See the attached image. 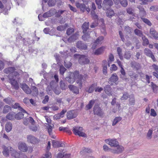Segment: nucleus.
Masks as SVG:
<instances>
[{"mask_svg":"<svg viewBox=\"0 0 158 158\" xmlns=\"http://www.w3.org/2000/svg\"><path fill=\"white\" fill-rule=\"evenodd\" d=\"M12 107L14 109H18L19 110L23 112V113H27V112L21 107L19 104L18 103H15L12 106Z\"/></svg>","mask_w":158,"mask_h":158,"instance_id":"cd10ccee","label":"nucleus"},{"mask_svg":"<svg viewBox=\"0 0 158 158\" xmlns=\"http://www.w3.org/2000/svg\"><path fill=\"white\" fill-rule=\"evenodd\" d=\"M129 97V95L127 93H124L121 97V99L122 100H127Z\"/></svg>","mask_w":158,"mask_h":158,"instance_id":"6e6d98bb","label":"nucleus"},{"mask_svg":"<svg viewBox=\"0 0 158 158\" xmlns=\"http://www.w3.org/2000/svg\"><path fill=\"white\" fill-rule=\"evenodd\" d=\"M141 19L145 23L149 26L152 25V23L148 19L145 18H144L143 17H141Z\"/></svg>","mask_w":158,"mask_h":158,"instance_id":"603ef678","label":"nucleus"},{"mask_svg":"<svg viewBox=\"0 0 158 158\" xmlns=\"http://www.w3.org/2000/svg\"><path fill=\"white\" fill-rule=\"evenodd\" d=\"M15 77H11L10 75L9 76V78L12 85L15 89L18 90L19 89V86L17 81L15 80Z\"/></svg>","mask_w":158,"mask_h":158,"instance_id":"9d476101","label":"nucleus"},{"mask_svg":"<svg viewBox=\"0 0 158 158\" xmlns=\"http://www.w3.org/2000/svg\"><path fill=\"white\" fill-rule=\"evenodd\" d=\"M131 67L135 69L136 70H138L141 68L140 64L135 61L131 62Z\"/></svg>","mask_w":158,"mask_h":158,"instance_id":"b1692460","label":"nucleus"},{"mask_svg":"<svg viewBox=\"0 0 158 158\" xmlns=\"http://www.w3.org/2000/svg\"><path fill=\"white\" fill-rule=\"evenodd\" d=\"M134 32L136 35L140 37L142 36L143 35L142 32L137 29L135 30Z\"/></svg>","mask_w":158,"mask_h":158,"instance_id":"de8ad7c7","label":"nucleus"},{"mask_svg":"<svg viewBox=\"0 0 158 158\" xmlns=\"http://www.w3.org/2000/svg\"><path fill=\"white\" fill-rule=\"evenodd\" d=\"M131 56V55L129 51L126 52L124 56V58L127 60L130 59Z\"/></svg>","mask_w":158,"mask_h":158,"instance_id":"c03bdc74","label":"nucleus"},{"mask_svg":"<svg viewBox=\"0 0 158 158\" xmlns=\"http://www.w3.org/2000/svg\"><path fill=\"white\" fill-rule=\"evenodd\" d=\"M68 27V24L66 23L64 25H60L57 27V29L59 31H63L65 30Z\"/></svg>","mask_w":158,"mask_h":158,"instance_id":"58836bf2","label":"nucleus"},{"mask_svg":"<svg viewBox=\"0 0 158 158\" xmlns=\"http://www.w3.org/2000/svg\"><path fill=\"white\" fill-rule=\"evenodd\" d=\"M52 146L53 148H57L59 147H64L65 144L64 143H60L59 141L53 140L52 142Z\"/></svg>","mask_w":158,"mask_h":158,"instance_id":"6ab92c4d","label":"nucleus"},{"mask_svg":"<svg viewBox=\"0 0 158 158\" xmlns=\"http://www.w3.org/2000/svg\"><path fill=\"white\" fill-rule=\"evenodd\" d=\"M95 2L96 4L98 6V9H101L102 6L101 5L102 3V0H95Z\"/></svg>","mask_w":158,"mask_h":158,"instance_id":"864d4df0","label":"nucleus"},{"mask_svg":"<svg viewBox=\"0 0 158 158\" xmlns=\"http://www.w3.org/2000/svg\"><path fill=\"white\" fill-rule=\"evenodd\" d=\"M21 87L27 94H30L31 93V91L30 88L26 84H22Z\"/></svg>","mask_w":158,"mask_h":158,"instance_id":"dca6fc26","label":"nucleus"},{"mask_svg":"<svg viewBox=\"0 0 158 158\" xmlns=\"http://www.w3.org/2000/svg\"><path fill=\"white\" fill-rule=\"evenodd\" d=\"M49 134L50 135H52V127L50 125L48 124L46 127Z\"/></svg>","mask_w":158,"mask_h":158,"instance_id":"3c124183","label":"nucleus"},{"mask_svg":"<svg viewBox=\"0 0 158 158\" xmlns=\"http://www.w3.org/2000/svg\"><path fill=\"white\" fill-rule=\"evenodd\" d=\"M23 112H19L17 114L15 115V118L16 119L18 120H19L22 119L23 118L24 114H23Z\"/></svg>","mask_w":158,"mask_h":158,"instance_id":"c9c22d12","label":"nucleus"},{"mask_svg":"<svg viewBox=\"0 0 158 158\" xmlns=\"http://www.w3.org/2000/svg\"><path fill=\"white\" fill-rule=\"evenodd\" d=\"M105 142L106 143H108L111 146L115 147L118 146V142L116 139H106Z\"/></svg>","mask_w":158,"mask_h":158,"instance_id":"2eb2a0df","label":"nucleus"},{"mask_svg":"<svg viewBox=\"0 0 158 158\" xmlns=\"http://www.w3.org/2000/svg\"><path fill=\"white\" fill-rule=\"evenodd\" d=\"M79 56V62L81 65L88 64L89 62V60L87 58V56L84 55H80L79 54H75L74 55V57Z\"/></svg>","mask_w":158,"mask_h":158,"instance_id":"39448f33","label":"nucleus"},{"mask_svg":"<svg viewBox=\"0 0 158 158\" xmlns=\"http://www.w3.org/2000/svg\"><path fill=\"white\" fill-rule=\"evenodd\" d=\"M117 69L118 67L115 64H112L111 67L110 68V70L112 71H115Z\"/></svg>","mask_w":158,"mask_h":158,"instance_id":"69168bd1","label":"nucleus"},{"mask_svg":"<svg viewBox=\"0 0 158 158\" xmlns=\"http://www.w3.org/2000/svg\"><path fill=\"white\" fill-rule=\"evenodd\" d=\"M105 48V47L102 46L97 49L94 52V54L97 55H100L103 52Z\"/></svg>","mask_w":158,"mask_h":158,"instance_id":"a878e982","label":"nucleus"},{"mask_svg":"<svg viewBox=\"0 0 158 158\" xmlns=\"http://www.w3.org/2000/svg\"><path fill=\"white\" fill-rule=\"evenodd\" d=\"M74 31V29L73 28H69L66 31V33L68 35H70Z\"/></svg>","mask_w":158,"mask_h":158,"instance_id":"09e8293b","label":"nucleus"},{"mask_svg":"<svg viewBox=\"0 0 158 158\" xmlns=\"http://www.w3.org/2000/svg\"><path fill=\"white\" fill-rule=\"evenodd\" d=\"M140 12L143 14V16H145L146 15V13L143 8L140 7V6L138 7Z\"/></svg>","mask_w":158,"mask_h":158,"instance_id":"338daca9","label":"nucleus"},{"mask_svg":"<svg viewBox=\"0 0 158 158\" xmlns=\"http://www.w3.org/2000/svg\"><path fill=\"white\" fill-rule=\"evenodd\" d=\"M113 4L112 0H104L102 3V6L104 10H108Z\"/></svg>","mask_w":158,"mask_h":158,"instance_id":"1a4fd4ad","label":"nucleus"},{"mask_svg":"<svg viewBox=\"0 0 158 158\" xmlns=\"http://www.w3.org/2000/svg\"><path fill=\"white\" fill-rule=\"evenodd\" d=\"M91 14L92 18L94 19H97L98 18V15L96 14L95 12L94 11H91Z\"/></svg>","mask_w":158,"mask_h":158,"instance_id":"e2e57ef3","label":"nucleus"},{"mask_svg":"<svg viewBox=\"0 0 158 158\" xmlns=\"http://www.w3.org/2000/svg\"><path fill=\"white\" fill-rule=\"evenodd\" d=\"M117 52L118 54L119 58L121 60H123V56L122 53V49L119 47L117 48Z\"/></svg>","mask_w":158,"mask_h":158,"instance_id":"ea45409f","label":"nucleus"},{"mask_svg":"<svg viewBox=\"0 0 158 158\" xmlns=\"http://www.w3.org/2000/svg\"><path fill=\"white\" fill-rule=\"evenodd\" d=\"M123 7H125L128 5L127 0H120L119 2Z\"/></svg>","mask_w":158,"mask_h":158,"instance_id":"a19ab883","label":"nucleus"},{"mask_svg":"<svg viewBox=\"0 0 158 158\" xmlns=\"http://www.w3.org/2000/svg\"><path fill=\"white\" fill-rule=\"evenodd\" d=\"M11 155L15 158H20V154L14 149L12 152H11Z\"/></svg>","mask_w":158,"mask_h":158,"instance_id":"72a5a7b5","label":"nucleus"},{"mask_svg":"<svg viewBox=\"0 0 158 158\" xmlns=\"http://www.w3.org/2000/svg\"><path fill=\"white\" fill-rule=\"evenodd\" d=\"M52 15V14L51 12V11L49 10L44 13L43 16L44 18H48L51 17Z\"/></svg>","mask_w":158,"mask_h":158,"instance_id":"49530a36","label":"nucleus"},{"mask_svg":"<svg viewBox=\"0 0 158 158\" xmlns=\"http://www.w3.org/2000/svg\"><path fill=\"white\" fill-rule=\"evenodd\" d=\"M66 70V69L64 68V67L62 65H60V74L63 75Z\"/></svg>","mask_w":158,"mask_h":158,"instance_id":"37998d69","label":"nucleus"},{"mask_svg":"<svg viewBox=\"0 0 158 158\" xmlns=\"http://www.w3.org/2000/svg\"><path fill=\"white\" fill-rule=\"evenodd\" d=\"M10 106L6 105L4 107L3 112L4 113H7L10 110Z\"/></svg>","mask_w":158,"mask_h":158,"instance_id":"8fccbe9b","label":"nucleus"},{"mask_svg":"<svg viewBox=\"0 0 158 158\" xmlns=\"http://www.w3.org/2000/svg\"><path fill=\"white\" fill-rule=\"evenodd\" d=\"M93 111L94 114L101 117H102L104 113L102 109L98 106V105L95 104L93 108Z\"/></svg>","mask_w":158,"mask_h":158,"instance_id":"0eeeda50","label":"nucleus"},{"mask_svg":"<svg viewBox=\"0 0 158 158\" xmlns=\"http://www.w3.org/2000/svg\"><path fill=\"white\" fill-rule=\"evenodd\" d=\"M143 45L144 46H146L149 44V41L145 37H143Z\"/></svg>","mask_w":158,"mask_h":158,"instance_id":"5fc2aeb1","label":"nucleus"},{"mask_svg":"<svg viewBox=\"0 0 158 158\" xmlns=\"http://www.w3.org/2000/svg\"><path fill=\"white\" fill-rule=\"evenodd\" d=\"M27 141L33 144L38 143L39 140L34 136L31 135H29L27 137Z\"/></svg>","mask_w":158,"mask_h":158,"instance_id":"f3484780","label":"nucleus"},{"mask_svg":"<svg viewBox=\"0 0 158 158\" xmlns=\"http://www.w3.org/2000/svg\"><path fill=\"white\" fill-rule=\"evenodd\" d=\"M127 13L130 15H132L133 14L134 10L132 8L128 7L126 9Z\"/></svg>","mask_w":158,"mask_h":158,"instance_id":"052dcab7","label":"nucleus"},{"mask_svg":"<svg viewBox=\"0 0 158 158\" xmlns=\"http://www.w3.org/2000/svg\"><path fill=\"white\" fill-rule=\"evenodd\" d=\"M16 69L15 67H11L5 69L4 70V72L6 74H9L8 76H10L11 77H16L19 76V73L17 71H15Z\"/></svg>","mask_w":158,"mask_h":158,"instance_id":"f03ea898","label":"nucleus"},{"mask_svg":"<svg viewBox=\"0 0 158 158\" xmlns=\"http://www.w3.org/2000/svg\"><path fill=\"white\" fill-rule=\"evenodd\" d=\"M18 147L20 150L24 152H26L28 149L26 144L22 142L19 143Z\"/></svg>","mask_w":158,"mask_h":158,"instance_id":"f8f14e48","label":"nucleus"},{"mask_svg":"<svg viewBox=\"0 0 158 158\" xmlns=\"http://www.w3.org/2000/svg\"><path fill=\"white\" fill-rule=\"evenodd\" d=\"M68 87L71 91H72L74 93L78 94L79 93L78 88L73 85H69Z\"/></svg>","mask_w":158,"mask_h":158,"instance_id":"5701e85b","label":"nucleus"},{"mask_svg":"<svg viewBox=\"0 0 158 158\" xmlns=\"http://www.w3.org/2000/svg\"><path fill=\"white\" fill-rule=\"evenodd\" d=\"M89 22H85L82 25V28L83 30V33L84 34L82 36V39L84 41L87 40L90 38V36L89 33H86L87 30L89 29Z\"/></svg>","mask_w":158,"mask_h":158,"instance_id":"7ed1b4c3","label":"nucleus"},{"mask_svg":"<svg viewBox=\"0 0 158 158\" xmlns=\"http://www.w3.org/2000/svg\"><path fill=\"white\" fill-rule=\"evenodd\" d=\"M144 53L146 56L150 57L154 62L156 61V60L155 59L154 55L150 49L148 48H145L144 50Z\"/></svg>","mask_w":158,"mask_h":158,"instance_id":"ddd939ff","label":"nucleus"},{"mask_svg":"<svg viewBox=\"0 0 158 158\" xmlns=\"http://www.w3.org/2000/svg\"><path fill=\"white\" fill-rule=\"evenodd\" d=\"M122 119L120 117H115L113 120L112 125L113 126H115L117 123L120 122Z\"/></svg>","mask_w":158,"mask_h":158,"instance_id":"4c0bfd02","label":"nucleus"},{"mask_svg":"<svg viewBox=\"0 0 158 158\" xmlns=\"http://www.w3.org/2000/svg\"><path fill=\"white\" fill-rule=\"evenodd\" d=\"M96 100L92 99L90 100L88 104L85 106V108L86 110L90 109L92 107L93 105L95 103Z\"/></svg>","mask_w":158,"mask_h":158,"instance_id":"bb28decb","label":"nucleus"},{"mask_svg":"<svg viewBox=\"0 0 158 158\" xmlns=\"http://www.w3.org/2000/svg\"><path fill=\"white\" fill-rule=\"evenodd\" d=\"M115 147H117L116 148L111 150V152H112L114 153L119 154L122 152L124 150V148L121 146L119 145L118 144L117 146Z\"/></svg>","mask_w":158,"mask_h":158,"instance_id":"4468645a","label":"nucleus"},{"mask_svg":"<svg viewBox=\"0 0 158 158\" xmlns=\"http://www.w3.org/2000/svg\"><path fill=\"white\" fill-rule=\"evenodd\" d=\"M150 10L152 11H156L158 10V7L157 6H152L150 8Z\"/></svg>","mask_w":158,"mask_h":158,"instance_id":"774afa93","label":"nucleus"},{"mask_svg":"<svg viewBox=\"0 0 158 158\" xmlns=\"http://www.w3.org/2000/svg\"><path fill=\"white\" fill-rule=\"evenodd\" d=\"M15 113L13 112L9 113L6 116V118L10 120H13L15 117Z\"/></svg>","mask_w":158,"mask_h":158,"instance_id":"f704fd0d","label":"nucleus"},{"mask_svg":"<svg viewBox=\"0 0 158 158\" xmlns=\"http://www.w3.org/2000/svg\"><path fill=\"white\" fill-rule=\"evenodd\" d=\"M118 80V77L116 73L112 74L110 78L109 81L111 83H115Z\"/></svg>","mask_w":158,"mask_h":158,"instance_id":"c85d7f7f","label":"nucleus"},{"mask_svg":"<svg viewBox=\"0 0 158 158\" xmlns=\"http://www.w3.org/2000/svg\"><path fill=\"white\" fill-rule=\"evenodd\" d=\"M53 91L54 93L57 95H58L61 93V91L59 87H55L54 90Z\"/></svg>","mask_w":158,"mask_h":158,"instance_id":"4d7b16f0","label":"nucleus"},{"mask_svg":"<svg viewBox=\"0 0 158 158\" xmlns=\"http://www.w3.org/2000/svg\"><path fill=\"white\" fill-rule=\"evenodd\" d=\"M52 155L50 152H47L44 156H42L41 158H51Z\"/></svg>","mask_w":158,"mask_h":158,"instance_id":"bf43d9fd","label":"nucleus"},{"mask_svg":"<svg viewBox=\"0 0 158 158\" xmlns=\"http://www.w3.org/2000/svg\"><path fill=\"white\" fill-rule=\"evenodd\" d=\"M97 83H94L92 84L89 87L88 90H86V92L89 93H93L95 90V87L97 85Z\"/></svg>","mask_w":158,"mask_h":158,"instance_id":"4be33fe9","label":"nucleus"},{"mask_svg":"<svg viewBox=\"0 0 158 158\" xmlns=\"http://www.w3.org/2000/svg\"><path fill=\"white\" fill-rule=\"evenodd\" d=\"M104 39V38L102 36L98 37L94 42L91 48L92 49H94L96 48L97 46L101 44L103 42Z\"/></svg>","mask_w":158,"mask_h":158,"instance_id":"6e6552de","label":"nucleus"},{"mask_svg":"<svg viewBox=\"0 0 158 158\" xmlns=\"http://www.w3.org/2000/svg\"><path fill=\"white\" fill-rule=\"evenodd\" d=\"M78 33V32H76L74 34L69 37L68 39V41L69 42L71 43L77 40L78 38V35H79Z\"/></svg>","mask_w":158,"mask_h":158,"instance_id":"412c9836","label":"nucleus"},{"mask_svg":"<svg viewBox=\"0 0 158 158\" xmlns=\"http://www.w3.org/2000/svg\"><path fill=\"white\" fill-rule=\"evenodd\" d=\"M76 7L80 9L81 11L84 12L85 11L86 6L84 3H80L79 2H76L75 3Z\"/></svg>","mask_w":158,"mask_h":158,"instance_id":"a211bd4d","label":"nucleus"},{"mask_svg":"<svg viewBox=\"0 0 158 158\" xmlns=\"http://www.w3.org/2000/svg\"><path fill=\"white\" fill-rule=\"evenodd\" d=\"M150 33L152 36L156 39L158 40V33L153 28H151L150 29Z\"/></svg>","mask_w":158,"mask_h":158,"instance_id":"393cba45","label":"nucleus"},{"mask_svg":"<svg viewBox=\"0 0 158 158\" xmlns=\"http://www.w3.org/2000/svg\"><path fill=\"white\" fill-rule=\"evenodd\" d=\"M83 128L78 126L74 127L73 128V131L74 134L76 135H78L79 136L85 137L86 135L82 131Z\"/></svg>","mask_w":158,"mask_h":158,"instance_id":"20e7f679","label":"nucleus"},{"mask_svg":"<svg viewBox=\"0 0 158 158\" xmlns=\"http://www.w3.org/2000/svg\"><path fill=\"white\" fill-rule=\"evenodd\" d=\"M65 11L64 10H58L55 12V16L59 17Z\"/></svg>","mask_w":158,"mask_h":158,"instance_id":"a18cd8bd","label":"nucleus"},{"mask_svg":"<svg viewBox=\"0 0 158 158\" xmlns=\"http://www.w3.org/2000/svg\"><path fill=\"white\" fill-rule=\"evenodd\" d=\"M77 116V114L75 110H73L68 111L67 113V118L71 119L76 118Z\"/></svg>","mask_w":158,"mask_h":158,"instance_id":"9b49d317","label":"nucleus"},{"mask_svg":"<svg viewBox=\"0 0 158 158\" xmlns=\"http://www.w3.org/2000/svg\"><path fill=\"white\" fill-rule=\"evenodd\" d=\"M151 84L154 92H157V90H158V86H157L156 84H154L152 82H151Z\"/></svg>","mask_w":158,"mask_h":158,"instance_id":"79ce46f5","label":"nucleus"},{"mask_svg":"<svg viewBox=\"0 0 158 158\" xmlns=\"http://www.w3.org/2000/svg\"><path fill=\"white\" fill-rule=\"evenodd\" d=\"M107 10L106 15L108 17L111 18L114 15L115 13L114 10L111 9H108Z\"/></svg>","mask_w":158,"mask_h":158,"instance_id":"7c9ffc66","label":"nucleus"},{"mask_svg":"<svg viewBox=\"0 0 158 158\" xmlns=\"http://www.w3.org/2000/svg\"><path fill=\"white\" fill-rule=\"evenodd\" d=\"M91 152L92 151L90 149L85 148L80 152V153L81 155H85L87 153H89Z\"/></svg>","mask_w":158,"mask_h":158,"instance_id":"2f4dec72","label":"nucleus"},{"mask_svg":"<svg viewBox=\"0 0 158 158\" xmlns=\"http://www.w3.org/2000/svg\"><path fill=\"white\" fill-rule=\"evenodd\" d=\"M65 79L70 83H73L75 79H77V82L80 88L82 87L83 77L82 75L79 74L78 71H75L73 73H71L69 77H66Z\"/></svg>","mask_w":158,"mask_h":158,"instance_id":"f257e3e1","label":"nucleus"},{"mask_svg":"<svg viewBox=\"0 0 158 158\" xmlns=\"http://www.w3.org/2000/svg\"><path fill=\"white\" fill-rule=\"evenodd\" d=\"M60 86L62 90H64L66 88V86L64 82L62 81H61L60 82Z\"/></svg>","mask_w":158,"mask_h":158,"instance_id":"13d9d810","label":"nucleus"},{"mask_svg":"<svg viewBox=\"0 0 158 158\" xmlns=\"http://www.w3.org/2000/svg\"><path fill=\"white\" fill-rule=\"evenodd\" d=\"M76 46L77 48L81 50H85L87 48V45L81 41H78L77 42Z\"/></svg>","mask_w":158,"mask_h":158,"instance_id":"aec40b11","label":"nucleus"},{"mask_svg":"<svg viewBox=\"0 0 158 158\" xmlns=\"http://www.w3.org/2000/svg\"><path fill=\"white\" fill-rule=\"evenodd\" d=\"M152 67L154 70L156 72L153 73V75L158 78V66L154 64H152Z\"/></svg>","mask_w":158,"mask_h":158,"instance_id":"c756f323","label":"nucleus"},{"mask_svg":"<svg viewBox=\"0 0 158 158\" xmlns=\"http://www.w3.org/2000/svg\"><path fill=\"white\" fill-rule=\"evenodd\" d=\"M104 90L106 94H109L110 93L111 90V88L110 85H107L104 87Z\"/></svg>","mask_w":158,"mask_h":158,"instance_id":"473e14b6","label":"nucleus"},{"mask_svg":"<svg viewBox=\"0 0 158 158\" xmlns=\"http://www.w3.org/2000/svg\"><path fill=\"white\" fill-rule=\"evenodd\" d=\"M152 133V130L149 129L147 134V138L148 139H150L151 138Z\"/></svg>","mask_w":158,"mask_h":158,"instance_id":"680f3d73","label":"nucleus"},{"mask_svg":"<svg viewBox=\"0 0 158 158\" xmlns=\"http://www.w3.org/2000/svg\"><path fill=\"white\" fill-rule=\"evenodd\" d=\"M12 128V124L10 123H7L5 126V129L7 132L10 131Z\"/></svg>","mask_w":158,"mask_h":158,"instance_id":"e433bc0d","label":"nucleus"},{"mask_svg":"<svg viewBox=\"0 0 158 158\" xmlns=\"http://www.w3.org/2000/svg\"><path fill=\"white\" fill-rule=\"evenodd\" d=\"M2 148L3 150L2 152L4 156L6 157L9 156L10 152L11 154V152H12L14 149L10 146L7 147L4 145L2 146Z\"/></svg>","mask_w":158,"mask_h":158,"instance_id":"423d86ee","label":"nucleus"},{"mask_svg":"<svg viewBox=\"0 0 158 158\" xmlns=\"http://www.w3.org/2000/svg\"><path fill=\"white\" fill-rule=\"evenodd\" d=\"M150 115L153 117H155L157 115L156 112L153 109H151Z\"/></svg>","mask_w":158,"mask_h":158,"instance_id":"0e129e2a","label":"nucleus"}]
</instances>
